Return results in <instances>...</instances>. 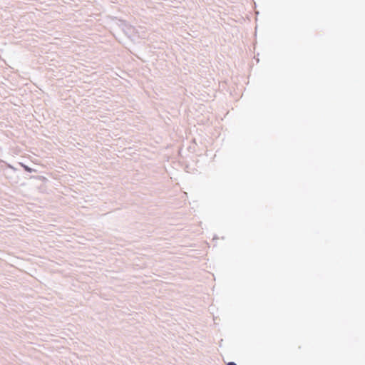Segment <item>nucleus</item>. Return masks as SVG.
Here are the masks:
<instances>
[{
	"label": "nucleus",
	"mask_w": 365,
	"mask_h": 365,
	"mask_svg": "<svg viewBox=\"0 0 365 365\" xmlns=\"http://www.w3.org/2000/svg\"><path fill=\"white\" fill-rule=\"evenodd\" d=\"M227 365H236L234 362H229Z\"/></svg>",
	"instance_id": "f257e3e1"
},
{
	"label": "nucleus",
	"mask_w": 365,
	"mask_h": 365,
	"mask_svg": "<svg viewBox=\"0 0 365 365\" xmlns=\"http://www.w3.org/2000/svg\"><path fill=\"white\" fill-rule=\"evenodd\" d=\"M25 169H26V170H29V171H30V170H30L29 168H27V167H25Z\"/></svg>",
	"instance_id": "f03ea898"
}]
</instances>
